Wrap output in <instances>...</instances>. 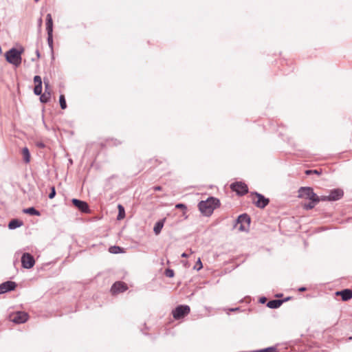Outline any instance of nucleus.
<instances>
[{
	"mask_svg": "<svg viewBox=\"0 0 352 352\" xmlns=\"http://www.w3.org/2000/svg\"><path fill=\"white\" fill-rule=\"evenodd\" d=\"M34 94L36 96H40L42 94V85H36L34 88Z\"/></svg>",
	"mask_w": 352,
	"mask_h": 352,
	"instance_id": "c756f323",
	"label": "nucleus"
},
{
	"mask_svg": "<svg viewBox=\"0 0 352 352\" xmlns=\"http://www.w3.org/2000/svg\"><path fill=\"white\" fill-rule=\"evenodd\" d=\"M38 23H39V25H41V23H42V19L41 18L39 19Z\"/></svg>",
	"mask_w": 352,
	"mask_h": 352,
	"instance_id": "a18cd8bd",
	"label": "nucleus"
},
{
	"mask_svg": "<svg viewBox=\"0 0 352 352\" xmlns=\"http://www.w3.org/2000/svg\"><path fill=\"white\" fill-rule=\"evenodd\" d=\"M336 295L340 296L342 300L347 301L352 298V291L349 289H344L337 292Z\"/></svg>",
	"mask_w": 352,
	"mask_h": 352,
	"instance_id": "2eb2a0df",
	"label": "nucleus"
},
{
	"mask_svg": "<svg viewBox=\"0 0 352 352\" xmlns=\"http://www.w3.org/2000/svg\"><path fill=\"white\" fill-rule=\"evenodd\" d=\"M127 285L122 281H117L113 284L111 287V292L112 294L116 295L119 293H122L127 290Z\"/></svg>",
	"mask_w": 352,
	"mask_h": 352,
	"instance_id": "9d476101",
	"label": "nucleus"
},
{
	"mask_svg": "<svg viewBox=\"0 0 352 352\" xmlns=\"http://www.w3.org/2000/svg\"><path fill=\"white\" fill-rule=\"evenodd\" d=\"M181 256L182 258H187L188 256V254L187 253H186V252H184V253L182 254Z\"/></svg>",
	"mask_w": 352,
	"mask_h": 352,
	"instance_id": "79ce46f5",
	"label": "nucleus"
},
{
	"mask_svg": "<svg viewBox=\"0 0 352 352\" xmlns=\"http://www.w3.org/2000/svg\"><path fill=\"white\" fill-rule=\"evenodd\" d=\"M72 203L80 212H84V213H89L90 212V209H89V205L86 201L74 198L72 199Z\"/></svg>",
	"mask_w": 352,
	"mask_h": 352,
	"instance_id": "1a4fd4ad",
	"label": "nucleus"
},
{
	"mask_svg": "<svg viewBox=\"0 0 352 352\" xmlns=\"http://www.w3.org/2000/svg\"><path fill=\"white\" fill-rule=\"evenodd\" d=\"M250 222L251 219L250 216L246 213L240 214L236 219V223L238 224H240V226L239 228V230L240 231L248 230Z\"/></svg>",
	"mask_w": 352,
	"mask_h": 352,
	"instance_id": "39448f33",
	"label": "nucleus"
},
{
	"mask_svg": "<svg viewBox=\"0 0 352 352\" xmlns=\"http://www.w3.org/2000/svg\"><path fill=\"white\" fill-rule=\"evenodd\" d=\"M36 2H38L39 0H34Z\"/></svg>",
	"mask_w": 352,
	"mask_h": 352,
	"instance_id": "49530a36",
	"label": "nucleus"
},
{
	"mask_svg": "<svg viewBox=\"0 0 352 352\" xmlns=\"http://www.w3.org/2000/svg\"><path fill=\"white\" fill-rule=\"evenodd\" d=\"M230 188L237 195L243 196L248 192V186L243 182H235L230 184Z\"/></svg>",
	"mask_w": 352,
	"mask_h": 352,
	"instance_id": "20e7f679",
	"label": "nucleus"
},
{
	"mask_svg": "<svg viewBox=\"0 0 352 352\" xmlns=\"http://www.w3.org/2000/svg\"><path fill=\"white\" fill-rule=\"evenodd\" d=\"M45 91L41 94L40 96V101L42 103H47L51 98V91L50 87V82L45 78H44Z\"/></svg>",
	"mask_w": 352,
	"mask_h": 352,
	"instance_id": "9b49d317",
	"label": "nucleus"
},
{
	"mask_svg": "<svg viewBox=\"0 0 352 352\" xmlns=\"http://www.w3.org/2000/svg\"><path fill=\"white\" fill-rule=\"evenodd\" d=\"M153 188L155 191H160V190H162V186H153Z\"/></svg>",
	"mask_w": 352,
	"mask_h": 352,
	"instance_id": "4c0bfd02",
	"label": "nucleus"
},
{
	"mask_svg": "<svg viewBox=\"0 0 352 352\" xmlns=\"http://www.w3.org/2000/svg\"><path fill=\"white\" fill-rule=\"evenodd\" d=\"M344 195V192L340 188H334L331 190L329 195V201H334L340 199Z\"/></svg>",
	"mask_w": 352,
	"mask_h": 352,
	"instance_id": "ddd939ff",
	"label": "nucleus"
},
{
	"mask_svg": "<svg viewBox=\"0 0 352 352\" xmlns=\"http://www.w3.org/2000/svg\"><path fill=\"white\" fill-rule=\"evenodd\" d=\"M316 204H315V203H314V202L310 201L309 203L304 204L302 205V208L306 210H309L313 209Z\"/></svg>",
	"mask_w": 352,
	"mask_h": 352,
	"instance_id": "c85d7f7f",
	"label": "nucleus"
},
{
	"mask_svg": "<svg viewBox=\"0 0 352 352\" xmlns=\"http://www.w3.org/2000/svg\"><path fill=\"white\" fill-rule=\"evenodd\" d=\"M175 208L177 209H184L186 210L187 207L184 204L179 203L175 205Z\"/></svg>",
	"mask_w": 352,
	"mask_h": 352,
	"instance_id": "c9c22d12",
	"label": "nucleus"
},
{
	"mask_svg": "<svg viewBox=\"0 0 352 352\" xmlns=\"http://www.w3.org/2000/svg\"><path fill=\"white\" fill-rule=\"evenodd\" d=\"M118 214L117 216V219L121 220V219H124L125 217V210H124V206L121 204H118Z\"/></svg>",
	"mask_w": 352,
	"mask_h": 352,
	"instance_id": "4be33fe9",
	"label": "nucleus"
},
{
	"mask_svg": "<svg viewBox=\"0 0 352 352\" xmlns=\"http://www.w3.org/2000/svg\"><path fill=\"white\" fill-rule=\"evenodd\" d=\"M23 225V223L21 220L18 219H12L8 223V228L10 230H14L18 228Z\"/></svg>",
	"mask_w": 352,
	"mask_h": 352,
	"instance_id": "a211bd4d",
	"label": "nucleus"
},
{
	"mask_svg": "<svg viewBox=\"0 0 352 352\" xmlns=\"http://www.w3.org/2000/svg\"><path fill=\"white\" fill-rule=\"evenodd\" d=\"M23 212L25 214H30V215H35V216H40L41 215V213L38 210H37L34 207H30V208H25L23 209Z\"/></svg>",
	"mask_w": 352,
	"mask_h": 352,
	"instance_id": "aec40b11",
	"label": "nucleus"
},
{
	"mask_svg": "<svg viewBox=\"0 0 352 352\" xmlns=\"http://www.w3.org/2000/svg\"><path fill=\"white\" fill-rule=\"evenodd\" d=\"M36 146H37L38 147H39V148H44V147H45V144H44V143H43V142H38V143L36 144Z\"/></svg>",
	"mask_w": 352,
	"mask_h": 352,
	"instance_id": "58836bf2",
	"label": "nucleus"
},
{
	"mask_svg": "<svg viewBox=\"0 0 352 352\" xmlns=\"http://www.w3.org/2000/svg\"><path fill=\"white\" fill-rule=\"evenodd\" d=\"M329 195L328 196H321V197H319V202L320 201H329Z\"/></svg>",
	"mask_w": 352,
	"mask_h": 352,
	"instance_id": "e433bc0d",
	"label": "nucleus"
},
{
	"mask_svg": "<svg viewBox=\"0 0 352 352\" xmlns=\"http://www.w3.org/2000/svg\"><path fill=\"white\" fill-rule=\"evenodd\" d=\"M203 267V265H202V263L201 261V259L200 258H198L197 261L196 262L195 266H194V269L196 270L197 271H199L200 270L201 268Z\"/></svg>",
	"mask_w": 352,
	"mask_h": 352,
	"instance_id": "473e14b6",
	"label": "nucleus"
},
{
	"mask_svg": "<svg viewBox=\"0 0 352 352\" xmlns=\"http://www.w3.org/2000/svg\"><path fill=\"white\" fill-rule=\"evenodd\" d=\"M36 53L37 57H38V58H39V57H40V53H39V51H38V50H36Z\"/></svg>",
	"mask_w": 352,
	"mask_h": 352,
	"instance_id": "c03bdc74",
	"label": "nucleus"
},
{
	"mask_svg": "<svg viewBox=\"0 0 352 352\" xmlns=\"http://www.w3.org/2000/svg\"><path fill=\"white\" fill-rule=\"evenodd\" d=\"M266 300H267V298L265 297H261L259 299V302L261 303H265L266 302Z\"/></svg>",
	"mask_w": 352,
	"mask_h": 352,
	"instance_id": "ea45409f",
	"label": "nucleus"
},
{
	"mask_svg": "<svg viewBox=\"0 0 352 352\" xmlns=\"http://www.w3.org/2000/svg\"><path fill=\"white\" fill-rule=\"evenodd\" d=\"M165 221H166V218H164L162 219L157 221L155 223L154 228H153V232L156 235H158L161 232L162 229L164 227Z\"/></svg>",
	"mask_w": 352,
	"mask_h": 352,
	"instance_id": "f3484780",
	"label": "nucleus"
},
{
	"mask_svg": "<svg viewBox=\"0 0 352 352\" xmlns=\"http://www.w3.org/2000/svg\"><path fill=\"white\" fill-rule=\"evenodd\" d=\"M190 311V308L186 305L177 306L172 311L173 317L175 320H179L187 316Z\"/></svg>",
	"mask_w": 352,
	"mask_h": 352,
	"instance_id": "7ed1b4c3",
	"label": "nucleus"
},
{
	"mask_svg": "<svg viewBox=\"0 0 352 352\" xmlns=\"http://www.w3.org/2000/svg\"><path fill=\"white\" fill-rule=\"evenodd\" d=\"M313 188L311 187L308 186H302L300 187L298 190V195L299 198H304L308 199L311 195V192Z\"/></svg>",
	"mask_w": 352,
	"mask_h": 352,
	"instance_id": "4468645a",
	"label": "nucleus"
},
{
	"mask_svg": "<svg viewBox=\"0 0 352 352\" xmlns=\"http://www.w3.org/2000/svg\"><path fill=\"white\" fill-rule=\"evenodd\" d=\"M108 144L111 146H118L122 144V141L116 138H111L107 140Z\"/></svg>",
	"mask_w": 352,
	"mask_h": 352,
	"instance_id": "cd10ccee",
	"label": "nucleus"
},
{
	"mask_svg": "<svg viewBox=\"0 0 352 352\" xmlns=\"http://www.w3.org/2000/svg\"><path fill=\"white\" fill-rule=\"evenodd\" d=\"M23 50H19L14 47L9 50L5 54L6 60L10 64L18 67L21 63V54Z\"/></svg>",
	"mask_w": 352,
	"mask_h": 352,
	"instance_id": "f03ea898",
	"label": "nucleus"
},
{
	"mask_svg": "<svg viewBox=\"0 0 352 352\" xmlns=\"http://www.w3.org/2000/svg\"><path fill=\"white\" fill-rule=\"evenodd\" d=\"M219 205V199L214 197H209L206 200L199 202L198 208L204 216L210 217Z\"/></svg>",
	"mask_w": 352,
	"mask_h": 352,
	"instance_id": "f257e3e1",
	"label": "nucleus"
},
{
	"mask_svg": "<svg viewBox=\"0 0 352 352\" xmlns=\"http://www.w3.org/2000/svg\"><path fill=\"white\" fill-rule=\"evenodd\" d=\"M164 274L168 278H173L175 275V272L172 269L168 268L165 270Z\"/></svg>",
	"mask_w": 352,
	"mask_h": 352,
	"instance_id": "2f4dec72",
	"label": "nucleus"
},
{
	"mask_svg": "<svg viewBox=\"0 0 352 352\" xmlns=\"http://www.w3.org/2000/svg\"><path fill=\"white\" fill-rule=\"evenodd\" d=\"M17 285L15 282L7 280L0 284V294H5L15 289Z\"/></svg>",
	"mask_w": 352,
	"mask_h": 352,
	"instance_id": "f8f14e48",
	"label": "nucleus"
},
{
	"mask_svg": "<svg viewBox=\"0 0 352 352\" xmlns=\"http://www.w3.org/2000/svg\"><path fill=\"white\" fill-rule=\"evenodd\" d=\"M251 195H255L257 198L256 201L252 200V202L258 208L263 209L265 208L270 203V199L259 192H252Z\"/></svg>",
	"mask_w": 352,
	"mask_h": 352,
	"instance_id": "0eeeda50",
	"label": "nucleus"
},
{
	"mask_svg": "<svg viewBox=\"0 0 352 352\" xmlns=\"http://www.w3.org/2000/svg\"><path fill=\"white\" fill-rule=\"evenodd\" d=\"M47 44L51 51L53 52V33H47Z\"/></svg>",
	"mask_w": 352,
	"mask_h": 352,
	"instance_id": "bb28decb",
	"label": "nucleus"
},
{
	"mask_svg": "<svg viewBox=\"0 0 352 352\" xmlns=\"http://www.w3.org/2000/svg\"><path fill=\"white\" fill-rule=\"evenodd\" d=\"M34 82L36 85H42V79L40 76H35L34 77Z\"/></svg>",
	"mask_w": 352,
	"mask_h": 352,
	"instance_id": "f704fd0d",
	"label": "nucleus"
},
{
	"mask_svg": "<svg viewBox=\"0 0 352 352\" xmlns=\"http://www.w3.org/2000/svg\"><path fill=\"white\" fill-rule=\"evenodd\" d=\"M59 103H60V108L62 109H65L67 108V103H66L65 98V96L63 94L60 95V96H59Z\"/></svg>",
	"mask_w": 352,
	"mask_h": 352,
	"instance_id": "393cba45",
	"label": "nucleus"
},
{
	"mask_svg": "<svg viewBox=\"0 0 352 352\" xmlns=\"http://www.w3.org/2000/svg\"><path fill=\"white\" fill-rule=\"evenodd\" d=\"M28 319V314L24 311H16L10 316V320L16 324H22Z\"/></svg>",
	"mask_w": 352,
	"mask_h": 352,
	"instance_id": "6e6552de",
	"label": "nucleus"
},
{
	"mask_svg": "<svg viewBox=\"0 0 352 352\" xmlns=\"http://www.w3.org/2000/svg\"><path fill=\"white\" fill-rule=\"evenodd\" d=\"M21 265L25 269H31L35 265V259L34 256L28 252H25L21 258Z\"/></svg>",
	"mask_w": 352,
	"mask_h": 352,
	"instance_id": "423d86ee",
	"label": "nucleus"
},
{
	"mask_svg": "<svg viewBox=\"0 0 352 352\" xmlns=\"http://www.w3.org/2000/svg\"><path fill=\"white\" fill-rule=\"evenodd\" d=\"M309 200H310L311 201L315 203V204H318L319 203V196H318L314 192V189L312 190V191L311 192V195L310 197H309L308 199Z\"/></svg>",
	"mask_w": 352,
	"mask_h": 352,
	"instance_id": "b1692460",
	"label": "nucleus"
},
{
	"mask_svg": "<svg viewBox=\"0 0 352 352\" xmlns=\"http://www.w3.org/2000/svg\"><path fill=\"white\" fill-rule=\"evenodd\" d=\"M276 350H277L276 346H273L266 347L264 349L250 351V352H276Z\"/></svg>",
	"mask_w": 352,
	"mask_h": 352,
	"instance_id": "5701e85b",
	"label": "nucleus"
},
{
	"mask_svg": "<svg viewBox=\"0 0 352 352\" xmlns=\"http://www.w3.org/2000/svg\"><path fill=\"white\" fill-rule=\"evenodd\" d=\"M22 155L23 157V161L25 163H29L30 161V153L29 149L27 147H24L22 149Z\"/></svg>",
	"mask_w": 352,
	"mask_h": 352,
	"instance_id": "412c9836",
	"label": "nucleus"
},
{
	"mask_svg": "<svg viewBox=\"0 0 352 352\" xmlns=\"http://www.w3.org/2000/svg\"><path fill=\"white\" fill-rule=\"evenodd\" d=\"M287 299L285 300H279V299H274L271 300L267 302V307L270 309H277L281 306L283 302L284 301H286Z\"/></svg>",
	"mask_w": 352,
	"mask_h": 352,
	"instance_id": "dca6fc26",
	"label": "nucleus"
},
{
	"mask_svg": "<svg viewBox=\"0 0 352 352\" xmlns=\"http://www.w3.org/2000/svg\"><path fill=\"white\" fill-rule=\"evenodd\" d=\"M46 30L47 33H53V21L51 14L46 15Z\"/></svg>",
	"mask_w": 352,
	"mask_h": 352,
	"instance_id": "6ab92c4d",
	"label": "nucleus"
},
{
	"mask_svg": "<svg viewBox=\"0 0 352 352\" xmlns=\"http://www.w3.org/2000/svg\"><path fill=\"white\" fill-rule=\"evenodd\" d=\"M56 192L55 187L54 186H52L51 188H50V192L49 193V195H48L49 198L50 199L54 198L55 196H56Z\"/></svg>",
	"mask_w": 352,
	"mask_h": 352,
	"instance_id": "72a5a7b5",
	"label": "nucleus"
},
{
	"mask_svg": "<svg viewBox=\"0 0 352 352\" xmlns=\"http://www.w3.org/2000/svg\"><path fill=\"white\" fill-rule=\"evenodd\" d=\"M238 310H239V307L231 308V309H229L230 311H238Z\"/></svg>",
	"mask_w": 352,
	"mask_h": 352,
	"instance_id": "37998d69",
	"label": "nucleus"
},
{
	"mask_svg": "<svg viewBox=\"0 0 352 352\" xmlns=\"http://www.w3.org/2000/svg\"><path fill=\"white\" fill-rule=\"evenodd\" d=\"M109 252L112 254H119L122 252V248L119 246H111L109 248Z\"/></svg>",
	"mask_w": 352,
	"mask_h": 352,
	"instance_id": "a878e982",
	"label": "nucleus"
},
{
	"mask_svg": "<svg viewBox=\"0 0 352 352\" xmlns=\"http://www.w3.org/2000/svg\"><path fill=\"white\" fill-rule=\"evenodd\" d=\"M306 290H307V287H300L298 288V291L300 292H305Z\"/></svg>",
	"mask_w": 352,
	"mask_h": 352,
	"instance_id": "a19ab883",
	"label": "nucleus"
},
{
	"mask_svg": "<svg viewBox=\"0 0 352 352\" xmlns=\"http://www.w3.org/2000/svg\"><path fill=\"white\" fill-rule=\"evenodd\" d=\"M321 173H322V171L320 170H318V169L307 170L305 171V174L307 175H309L311 174H316V175H320Z\"/></svg>",
	"mask_w": 352,
	"mask_h": 352,
	"instance_id": "7c9ffc66",
	"label": "nucleus"
}]
</instances>
